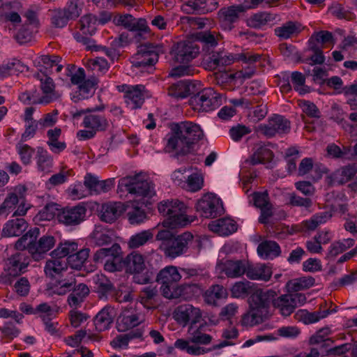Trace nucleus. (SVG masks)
Masks as SVG:
<instances>
[{
    "label": "nucleus",
    "instance_id": "4d7b16f0",
    "mask_svg": "<svg viewBox=\"0 0 357 357\" xmlns=\"http://www.w3.org/2000/svg\"><path fill=\"white\" fill-rule=\"evenodd\" d=\"M154 229H155L143 230L132 235L128 241L129 247L136 248L144 245L148 241L153 238Z\"/></svg>",
    "mask_w": 357,
    "mask_h": 357
},
{
    "label": "nucleus",
    "instance_id": "cd10ccee",
    "mask_svg": "<svg viewBox=\"0 0 357 357\" xmlns=\"http://www.w3.org/2000/svg\"><path fill=\"white\" fill-rule=\"evenodd\" d=\"M116 316L115 310L111 306L103 307L94 319L95 328L98 332L109 329Z\"/></svg>",
    "mask_w": 357,
    "mask_h": 357
},
{
    "label": "nucleus",
    "instance_id": "69168bd1",
    "mask_svg": "<svg viewBox=\"0 0 357 357\" xmlns=\"http://www.w3.org/2000/svg\"><path fill=\"white\" fill-rule=\"evenodd\" d=\"M59 205L56 204H49L46 205L36 217V221L51 220L59 212Z\"/></svg>",
    "mask_w": 357,
    "mask_h": 357
},
{
    "label": "nucleus",
    "instance_id": "e433bc0d",
    "mask_svg": "<svg viewBox=\"0 0 357 357\" xmlns=\"http://www.w3.org/2000/svg\"><path fill=\"white\" fill-rule=\"evenodd\" d=\"M91 237L96 245L102 246L111 243L115 237V234L112 229L98 225L96 226Z\"/></svg>",
    "mask_w": 357,
    "mask_h": 357
},
{
    "label": "nucleus",
    "instance_id": "603ef678",
    "mask_svg": "<svg viewBox=\"0 0 357 357\" xmlns=\"http://www.w3.org/2000/svg\"><path fill=\"white\" fill-rule=\"evenodd\" d=\"M16 151L21 162L24 165H30L32 162L33 155L35 153L36 154V149L23 142L17 144Z\"/></svg>",
    "mask_w": 357,
    "mask_h": 357
},
{
    "label": "nucleus",
    "instance_id": "393cba45",
    "mask_svg": "<svg viewBox=\"0 0 357 357\" xmlns=\"http://www.w3.org/2000/svg\"><path fill=\"white\" fill-rule=\"evenodd\" d=\"M217 0H186L182 6V10L187 13H207L216 9Z\"/></svg>",
    "mask_w": 357,
    "mask_h": 357
},
{
    "label": "nucleus",
    "instance_id": "680f3d73",
    "mask_svg": "<svg viewBox=\"0 0 357 357\" xmlns=\"http://www.w3.org/2000/svg\"><path fill=\"white\" fill-rule=\"evenodd\" d=\"M332 216L330 212L324 211L315 214L310 220L304 222L306 229H315L319 225L326 223Z\"/></svg>",
    "mask_w": 357,
    "mask_h": 357
},
{
    "label": "nucleus",
    "instance_id": "c756f323",
    "mask_svg": "<svg viewBox=\"0 0 357 357\" xmlns=\"http://www.w3.org/2000/svg\"><path fill=\"white\" fill-rule=\"evenodd\" d=\"M273 274L269 264H258L247 267L246 275L251 280L268 281Z\"/></svg>",
    "mask_w": 357,
    "mask_h": 357
},
{
    "label": "nucleus",
    "instance_id": "49530a36",
    "mask_svg": "<svg viewBox=\"0 0 357 357\" xmlns=\"http://www.w3.org/2000/svg\"><path fill=\"white\" fill-rule=\"evenodd\" d=\"M38 235L39 229L34 228L29 230L16 242L15 248L19 250L27 249L30 252V248L35 246Z\"/></svg>",
    "mask_w": 357,
    "mask_h": 357
},
{
    "label": "nucleus",
    "instance_id": "f03ea898",
    "mask_svg": "<svg viewBox=\"0 0 357 357\" xmlns=\"http://www.w3.org/2000/svg\"><path fill=\"white\" fill-rule=\"evenodd\" d=\"M181 279L177 267L168 266L162 268L157 275V281L161 284L160 290L162 295L169 299L182 298L188 299L189 294L195 287L190 284L178 285Z\"/></svg>",
    "mask_w": 357,
    "mask_h": 357
},
{
    "label": "nucleus",
    "instance_id": "6e6d98bb",
    "mask_svg": "<svg viewBox=\"0 0 357 357\" xmlns=\"http://www.w3.org/2000/svg\"><path fill=\"white\" fill-rule=\"evenodd\" d=\"M61 58L56 55H44L40 57L38 63H40L45 70L59 72L63 66L59 64Z\"/></svg>",
    "mask_w": 357,
    "mask_h": 357
},
{
    "label": "nucleus",
    "instance_id": "dca6fc26",
    "mask_svg": "<svg viewBox=\"0 0 357 357\" xmlns=\"http://www.w3.org/2000/svg\"><path fill=\"white\" fill-rule=\"evenodd\" d=\"M36 77L40 80L41 89L43 93V96L38 99H31L27 93H23L20 96V99L26 102L29 101L33 103H47L52 101L54 98V84L52 78L48 77L46 74H38Z\"/></svg>",
    "mask_w": 357,
    "mask_h": 357
},
{
    "label": "nucleus",
    "instance_id": "b1692460",
    "mask_svg": "<svg viewBox=\"0 0 357 357\" xmlns=\"http://www.w3.org/2000/svg\"><path fill=\"white\" fill-rule=\"evenodd\" d=\"M208 229L221 236H227L238 229L236 222L231 218H224L211 221Z\"/></svg>",
    "mask_w": 357,
    "mask_h": 357
},
{
    "label": "nucleus",
    "instance_id": "6ab92c4d",
    "mask_svg": "<svg viewBox=\"0 0 357 357\" xmlns=\"http://www.w3.org/2000/svg\"><path fill=\"white\" fill-rule=\"evenodd\" d=\"M29 263V259L24 254L17 253L10 257L5 265V275H1V280L5 283H10V280L7 276L15 277L20 274Z\"/></svg>",
    "mask_w": 357,
    "mask_h": 357
},
{
    "label": "nucleus",
    "instance_id": "5701e85b",
    "mask_svg": "<svg viewBox=\"0 0 357 357\" xmlns=\"http://www.w3.org/2000/svg\"><path fill=\"white\" fill-rule=\"evenodd\" d=\"M183 234L174 237L169 242L161 243L160 250L165 255L172 259H175L182 255L186 254Z\"/></svg>",
    "mask_w": 357,
    "mask_h": 357
},
{
    "label": "nucleus",
    "instance_id": "f257e3e1",
    "mask_svg": "<svg viewBox=\"0 0 357 357\" xmlns=\"http://www.w3.org/2000/svg\"><path fill=\"white\" fill-rule=\"evenodd\" d=\"M124 190L135 196V200L126 204L127 218L130 224L139 225L147 220V215L142 205L151 204L156 196L155 187L153 181L145 174H139L120 179L117 192L123 196Z\"/></svg>",
    "mask_w": 357,
    "mask_h": 357
},
{
    "label": "nucleus",
    "instance_id": "423d86ee",
    "mask_svg": "<svg viewBox=\"0 0 357 357\" xmlns=\"http://www.w3.org/2000/svg\"><path fill=\"white\" fill-rule=\"evenodd\" d=\"M204 136L200 126L192 122L184 121L177 125V131L168 139L167 149L185 153L189 146Z\"/></svg>",
    "mask_w": 357,
    "mask_h": 357
},
{
    "label": "nucleus",
    "instance_id": "1a4fd4ad",
    "mask_svg": "<svg viewBox=\"0 0 357 357\" xmlns=\"http://www.w3.org/2000/svg\"><path fill=\"white\" fill-rule=\"evenodd\" d=\"M121 247L114 244L109 248L98 250L93 256L97 263L104 264V268L108 272H115L121 268L122 256Z\"/></svg>",
    "mask_w": 357,
    "mask_h": 357
},
{
    "label": "nucleus",
    "instance_id": "de8ad7c7",
    "mask_svg": "<svg viewBox=\"0 0 357 357\" xmlns=\"http://www.w3.org/2000/svg\"><path fill=\"white\" fill-rule=\"evenodd\" d=\"M354 244V241L352 238H345L333 243L328 248L326 258L329 259L335 258L338 255L352 247Z\"/></svg>",
    "mask_w": 357,
    "mask_h": 357
},
{
    "label": "nucleus",
    "instance_id": "c03bdc74",
    "mask_svg": "<svg viewBox=\"0 0 357 357\" xmlns=\"http://www.w3.org/2000/svg\"><path fill=\"white\" fill-rule=\"evenodd\" d=\"M274 298L275 296L272 298L271 302H273L274 307L279 310L282 316L287 317L295 310L289 294L282 295L275 299Z\"/></svg>",
    "mask_w": 357,
    "mask_h": 357
},
{
    "label": "nucleus",
    "instance_id": "f3484780",
    "mask_svg": "<svg viewBox=\"0 0 357 357\" xmlns=\"http://www.w3.org/2000/svg\"><path fill=\"white\" fill-rule=\"evenodd\" d=\"M86 207L78 204L73 207H66L58 213L59 222L66 226H76L85 220Z\"/></svg>",
    "mask_w": 357,
    "mask_h": 357
},
{
    "label": "nucleus",
    "instance_id": "8fccbe9b",
    "mask_svg": "<svg viewBox=\"0 0 357 357\" xmlns=\"http://www.w3.org/2000/svg\"><path fill=\"white\" fill-rule=\"evenodd\" d=\"M255 291L252 284L248 281L236 282L230 288L231 296L234 298H243Z\"/></svg>",
    "mask_w": 357,
    "mask_h": 357
},
{
    "label": "nucleus",
    "instance_id": "ea45409f",
    "mask_svg": "<svg viewBox=\"0 0 357 357\" xmlns=\"http://www.w3.org/2000/svg\"><path fill=\"white\" fill-rule=\"evenodd\" d=\"M36 160L38 171L44 174L51 171L53 165L52 157L41 146L36 148Z\"/></svg>",
    "mask_w": 357,
    "mask_h": 357
},
{
    "label": "nucleus",
    "instance_id": "09e8293b",
    "mask_svg": "<svg viewBox=\"0 0 357 357\" xmlns=\"http://www.w3.org/2000/svg\"><path fill=\"white\" fill-rule=\"evenodd\" d=\"M174 345L175 348L185 351L191 355H200L206 352L204 349L200 347L199 345L195 344L194 342L191 341L190 337L189 340L182 338L176 340Z\"/></svg>",
    "mask_w": 357,
    "mask_h": 357
},
{
    "label": "nucleus",
    "instance_id": "f704fd0d",
    "mask_svg": "<svg viewBox=\"0 0 357 357\" xmlns=\"http://www.w3.org/2000/svg\"><path fill=\"white\" fill-rule=\"evenodd\" d=\"M72 290L67 301L70 307L77 309L89 295V289L86 284L81 283L75 287H73Z\"/></svg>",
    "mask_w": 357,
    "mask_h": 357
},
{
    "label": "nucleus",
    "instance_id": "c85d7f7f",
    "mask_svg": "<svg viewBox=\"0 0 357 357\" xmlns=\"http://www.w3.org/2000/svg\"><path fill=\"white\" fill-rule=\"evenodd\" d=\"M56 239L54 236L45 235L39 238L35 246L30 248V254L36 259H39L42 255L50 250L55 245Z\"/></svg>",
    "mask_w": 357,
    "mask_h": 357
},
{
    "label": "nucleus",
    "instance_id": "ddd939ff",
    "mask_svg": "<svg viewBox=\"0 0 357 357\" xmlns=\"http://www.w3.org/2000/svg\"><path fill=\"white\" fill-rule=\"evenodd\" d=\"M259 59V55L255 54L251 52H244L237 54L218 52L211 55L210 62L213 66H218L229 65L236 61H242L244 63H252L258 61Z\"/></svg>",
    "mask_w": 357,
    "mask_h": 357
},
{
    "label": "nucleus",
    "instance_id": "2f4dec72",
    "mask_svg": "<svg viewBox=\"0 0 357 357\" xmlns=\"http://www.w3.org/2000/svg\"><path fill=\"white\" fill-rule=\"evenodd\" d=\"M28 225L22 218L8 220L3 227L1 234L4 237L20 236L27 229Z\"/></svg>",
    "mask_w": 357,
    "mask_h": 357
},
{
    "label": "nucleus",
    "instance_id": "f8f14e48",
    "mask_svg": "<svg viewBox=\"0 0 357 357\" xmlns=\"http://www.w3.org/2000/svg\"><path fill=\"white\" fill-rule=\"evenodd\" d=\"M144 315L136 307L135 304L130 303L129 307L125 308L117 319V329L125 332L139 326L144 321Z\"/></svg>",
    "mask_w": 357,
    "mask_h": 357
},
{
    "label": "nucleus",
    "instance_id": "13d9d810",
    "mask_svg": "<svg viewBox=\"0 0 357 357\" xmlns=\"http://www.w3.org/2000/svg\"><path fill=\"white\" fill-rule=\"evenodd\" d=\"M59 310L57 305H50L46 303L38 305L36 308V314H38L44 321L50 320L56 316Z\"/></svg>",
    "mask_w": 357,
    "mask_h": 357
},
{
    "label": "nucleus",
    "instance_id": "a19ab883",
    "mask_svg": "<svg viewBox=\"0 0 357 357\" xmlns=\"http://www.w3.org/2000/svg\"><path fill=\"white\" fill-rule=\"evenodd\" d=\"M82 125L96 132L105 130L108 126V121L103 116L89 114L84 116Z\"/></svg>",
    "mask_w": 357,
    "mask_h": 357
},
{
    "label": "nucleus",
    "instance_id": "72a5a7b5",
    "mask_svg": "<svg viewBox=\"0 0 357 357\" xmlns=\"http://www.w3.org/2000/svg\"><path fill=\"white\" fill-rule=\"evenodd\" d=\"M243 10L244 8L242 6L221 9L219 12V17L222 22V26L225 29H231V24L238 17L239 14Z\"/></svg>",
    "mask_w": 357,
    "mask_h": 357
},
{
    "label": "nucleus",
    "instance_id": "412c9836",
    "mask_svg": "<svg viewBox=\"0 0 357 357\" xmlns=\"http://www.w3.org/2000/svg\"><path fill=\"white\" fill-rule=\"evenodd\" d=\"M125 211H126V204L122 202H107L100 206L98 213L102 221L107 223H112Z\"/></svg>",
    "mask_w": 357,
    "mask_h": 357
},
{
    "label": "nucleus",
    "instance_id": "0eeeda50",
    "mask_svg": "<svg viewBox=\"0 0 357 357\" xmlns=\"http://www.w3.org/2000/svg\"><path fill=\"white\" fill-rule=\"evenodd\" d=\"M71 84L76 86L71 93V99L73 102H78L91 96L94 92L97 82L96 79H85V73L83 68L77 69L70 75Z\"/></svg>",
    "mask_w": 357,
    "mask_h": 357
},
{
    "label": "nucleus",
    "instance_id": "0e129e2a",
    "mask_svg": "<svg viewBox=\"0 0 357 357\" xmlns=\"http://www.w3.org/2000/svg\"><path fill=\"white\" fill-rule=\"evenodd\" d=\"M291 82L294 89L301 95L310 92V88L305 84V76L299 72L295 71L291 73Z\"/></svg>",
    "mask_w": 357,
    "mask_h": 357
},
{
    "label": "nucleus",
    "instance_id": "3c124183",
    "mask_svg": "<svg viewBox=\"0 0 357 357\" xmlns=\"http://www.w3.org/2000/svg\"><path fill=\"white\" fill-rule=\"evenodd\" d=\"M89 255V250L81 249L75 252L73 255H70L66 259L67 264L73 269H80Z\"/></svg>",
    "mask_w": 357,
    "mask_h": 357
},
{
    "label": "nucleus",
    "instance_id": "c9c22d12",
    "mask_svg": "<svg viewBox=\"0 0 357 357\" xmlns=\"http://www.w3.org/2000/svg\"><path fill=\"white\" fill-rule=\"evenodd\" d=\"M28 24L26 27L20 29L16 34V39L20 43H24L30 40L33 29L37 26L36 15L33 11H28L26 13Z\"/></svg>",
    "mask_w": 357,
    "mask_h": 357
},
{
    "label": "nucleus",
    "instance_id": "a18cd8bd",
    "mask_svg": "<svg viewBox=\"0 0 357 357\" xmlns=\"http://www.w3.org/2000/svg\"><path fill=\"white\" fill-rule=\"evenodd\" d=\"M303 29V26L298 22H289L275 29L277 36L282 39H287L298 34Z\"/></svg>",
    "mask_w": 357,
    "mask_h": 357
},
{
    "label": "nucleus",
    "instance_id": "2eb2a0df",
    "mask_svg": "<svg viewBox=\"0 0 357 357\" xmlns=\"http://www.w3.org/2000/svg\"><path fill=\"white\" fill-rule=\"evenodd\" d=\"M124 91V98L127 107L131 109L139 108L144 100L150 97L149 93L146 90L144 86L138 85H123Z\"/></svg>",
    "mask_w": 357,
    "mask_h": 357
},
{
    "label": "nucleus",
    "instance_id": "58836bf2",
    "mask_svg": "<svg viewBox=\"0 0 357 357\" xmlns=\"http://www.w3.org/2000/svg\"><path fill=\"white\" fill-rule=\"evenodd\" d=\"M280 248L274 241H266L261 243L257 247V253L263 259H273L280 255Z\"/></svg>",
    "mask_w": 357,
    "mask_h": 357
},
{
    "label": "nucleus",
    "instance_id": "6e6552de",
    "mask_svg": "<svg viewBox=\"0 0 357 357\" xmlns=\"http://www.w3.org/2000/svg\"><path fill=\"white\" fill-rule=\"evenodd\" d=\"M222 100V95L216 93L212 88H207L191 97L190 104L194 110L208 112L219 107Z\"/></svg>",
    "mask_w": 357,
    "mask_h": 357
},
{
    "label": "nucleus",
    "instance_id": "052dcab7",
    "mask_svg": "<svg viewBox=\"0 0 357 357\" xmlns=\"http://www.w3.org/2000/svg\"><path fill=\"white\" fill-rule=\"evenodd\" d=\"M75 286L73 280H60L55 281L50 288V292L57 295H64L71 291Z\"/></svg>",
    "mask_w": 357,
    "mask_h": 357
},
{
    "label": "nucleus",
    "instance_id": "774afa93",
    "mask_svg": "<svg viewBox=\"0 0 357 357\" xmlns=\"http://www.w3.org/2000/svg\"><path fill=\"white\" fill-rule=\"evenodd\" d=\"M356 173V169L354 167H346L337 170L334 173V180L340 183L347 182Z\"/></svg>",
    "mask_w": 357,
    "mask_h": 357
},
{
    "label": "nucleus",
    "instance_id": "e2e57ef3",
    "mask_svg": "<svg viewBox=\"0 0 357 357\" xmlns=\"http://www.w3.org/2000/svg\"><path fill=\"white\" fill-rule=\"evenodd\" d=\"M83 6L82 0H70L62 11L70 20L76 19L81 14Z\"/></svg>",
    "mask_w": 357,
    "mask_h": 357
},
{
    "label": "nucleus",
    "instance_id": "bb28decb",
    "mask_svg": "<svg viewBox=\"0 0 357 357\" xmlns=\"http://www.w3.org/2000/svg\"><path fill=\"white\" fill-rule=\"evenodd\" d=\"M252 200L256 207L261 209V215L259 218L261 223H266L268 218L273 215V209L268 202V194L266 192H255L252 195Z\"/></svg>",
    "mask_w": 357,
    "mask_h": 357
},
{
    "label": "nucleus",
    "instance_id": "39448f33",
    "mask_svg": "<svg viewBox=\"0 0 357 357\" xmlns=\"http://www.w3.org/2000/svg\"><path fill=\"white\" fill-rule=\"evenodd\" d=\"M199 48L195 42L190 40L180 41L174 45L170 54L176 63H188L198 55ZM195 73V69L190 66L181 65L174 68L169 73V76L178 77L185 75H191Z\"/></svg>",
    "mask_w": 357,
    "mask_h": 357
},
{
    "label": "nucleus",
    "instance_id": "bf43d9fd",
    "mask_svg": "<svg viewBox=\"0 0 357 357\" xmlns=\"http://www.w3.org/2000/svg\"><path fill=\"white\" fill-rule=\"evenodd\" d=\"M96 291L101 294V296H105L113 289V285L109 280L104 275H96L93 278Z\"/></svg>",
    "mask_w": 357,
    "mask_h": 357
},
{
    "label": "nucleus",
    "instance_id": "7ed1b4c3",
    "mask_svg": "<svg viewBox=\"0 0 357 357\" xmlns=\"http://www.w3.org/2000/svg\"><path fill=\"white\" fill-rule=\"evenodd\" d=\"M274 296V291L256 289L249 298L250 310L242 317L241 326L251 327L262 321L268 315V307Z\"/></svg>",
    "mask_w": 357,
    "mask_h": 357
},
{
    "label": "nucleus",
    "instance_id": "9d476101",
    "mask_svg": "<svg viewBox=\"0 0 357 357\" xmlns=\"http://www.w3.org/2000/svg\"><path fill=\"white\" fill-rule=\"evenodd\" d=\"M196 210L202 217L213 218L222 211V203L216 195L206 193L198 200Z\"/></svg>",
    "mask_w": 357,
    "mask_h": 357
},
{
    "label": "nucleus",
    "instance_id": "7c9ffc66",
    "mask_svg": "<svg viewBox=\"0 0 357 357\" xmlns=\"http://www.w3.org/2000/svg\"><path fill=\"white\" fill-rule=\"evenodd\" d=\"M331 313V311L321 310L318 312H310L306 310H298L295 313V319L305 324H312L318 322L322 319L326 318Z\"/></svg>",
    "mask_w": 357,
    "mask_h": 357
},
{
    "label": "nucleus",
    "instance_id": "864d4df0",
    "mask_svg": "<svg viewBox=\"0 0 357 357\" xmlns=\"http://www.w3.org/2000/svg\"><path fill=\"white\" fill-rule=\"evenodd\" d=\"M203 184L204 178L201 172L192 170L191 172L188 174L186 185H184L183 188H185L192 192H196L202 188Z\"/></svg>",
    "mask_w": 357,
    "mask_h": 357
},
{
    "label": "nucleus",
    "instance_id": "37998d69",
    "mask_svg": "<svg viewBox=\"0 0 357 357\" xmlns=\"http://www.w3.org/2000/svg\"><path fill=\"white\" fill-rule=\"evenodd\" d=\"M67 264L65 259L53 258L48 260L45 266V274L49 277L56 278L66 269Z\"/></svg>",
    "mask_w": 357,
    "mask_h": 357
},
{
    "label": "nucleus",
    "instance_id": "338daca9",
    "mask_svg": "<svg viewBox=\"0 0 357 357\" xmlns=\"http://www.w3.org/2000/svg\"><path fill=\"white\" fill-rule=\"evenodd\" d=\"M92 334L86 330H80L77 331L74 335L70 336L66 340L68 345L72 347H78L81 342H86L91 340Z\"/></svg>",
    "mask_w": 357,
    "mask_h": 357
},
{
    "label": "nucleus",
    "instance_id": "79ce46f5",
    "mask_svg": "<svg viewBox=\"0 0 357 357\" xmlns=\"http://www.w3.org/2000/svg\"><path fill=\"white\" fill-rule=\"evenodd\" d=\"M78 250V244L75 241H66L60 243L56 249L51 252L52 258L64 259L73 255Z\"/></svg>",
    "mask_w": 357,
    "mask_h": 357
},
{
    "label": "nucleus",
    "instance_id": "5fc2aeb1",
    "mask_svg": "<svg viewBox=\"0 0 357 357\" xmlns=\"http://www.w3.org/2000/svg\"><path fill=\"white\" fill-rule=\"evenodd\" d=\"M18 203L19 197L16 193H8L2 204L0 205V215L6 217L12 212L14 213Z\"/></svg>",
    "mask_w": 357,
    "mask_h": 357
},
{
    "label": "nucleus",
    "instance_id": "4be33fe9",
    "mask_svg": "<svg viewBox=\"0 0 357 357\" xmlns=\"http://www.w3.org/2000/svg\"><path fill=\"white\" fill-rule=\"evenodd\" d=\"M247 271L245 261H220L215 266V272L218 273H225L227 277L238 278L243 275Z\"/></svg>",
    "mask_w": 357,
    "mask_h": 357
},
{
    "label": "nucleus",
    "instance_id": "473e14b6",
    "mask_svg": "<svg viewBox=\"0 0 357 357\" xmlns=\"http://www.w3.org/2000/svg\"><path fill=\"white\" fill-rule=\"evenodd\" d=\"M227 297V290L219 284L213 285L204 294L205 302L211 305H217L220 301L225 300Z\"/></svg>",
    "mask_w": 357,
    "mask_h": 357
},
{
    "label": "nucleus",
    "instance_id": "4c0bfd02",
    "mask_svg": "<svg viewBox=\"0 0 357 357\" xmlns=\"http://www.w3.org/2000/svg\"><path fill=\"white\" fill-rule=\"evenodd\" d=\"M109 19L110 16H108L107 19L98 20L94 15H84L80 20V31L84 35L92 36L96 33L99 24H105Z\"/></svg>",
    "mask_w": 357,
    "mask_h": 357
},
{
    "label": "nucleus",
    "instance_id": "9b49d317",
    "mask_svg": "<svg viewBox=\"0 0 357 357\" xmlns=\"http://www.w3.org/2000/svg\"><path fill=\"white\" fill-rule=\"evenodd\" d=\"M158 60V54L153 47L150 45H142L137 53L132 57V67L136 70H153V66Z\"/></svg>",
    "mask_w": 357,
    "mask_h": 357
},
{
    "label": "nucleus",
    "instance_id": "aec40b11",
    "mask_svg": "<svg viewBox=\"0 0 357 357\" xmlns=\"http://www.w3.org/2000/svg\"><path fill=\"white\" fill-rule=\"evenodd\" d=\"M126 268L130 273H135V279L138 283H147L150 280L148 273L146 275L139 278V274L145 268V260L144 257L137 252H132L128 255L126 259Z\"/></svg>",
    "mask_w": 357,
    "mask_h": 357
},
{
    "label": "nucleus",
    "instance_id": "20e7f679",
    "mask_svg": "<svg viewBox=\"0 0 357 357\" xmlns=\"http://www.w3.org/2000/svg\"><path fill=\"white\" fill-rule=\"evenodd\" d=\"M159 213L165 218L161 223L169 229L183 227L190 225L193 218L188 215L187 206L178 199L165 200L158 206Z\"/></svg>",
    "mask_w": 357,
    "mask_h": 357
},
{
    "label": "nucleus",
    "instance_id": "4468645a",
    "mask_svg": "<svg viewBox=\"0 0 357 357\" xmlns=\"http://www.w3.org/2000/svg\"><path fill=\"white\" fill-rule=\"evenodd\" d=\"M173 318L182 327H185L188 324L192 326L200 321L202 313L199 308L192 305H181L174 310Z\"/></svg>",
    "mask_w": 357,
    "mask_h": 357
},
{
    "label": "nucleus",
    "instance_id": "a878e982",
    "mask_svg": "<svg viewBox=\"0 0 357 357\" xmlns=\"http://www.w3.org/2000/svg\"><path fill=\"white\" fill-rule=\"evenodd\" d=\"M183 236L188 238L185 241L186 254L197 256L201 250L210 244L209 239L206 236H194L190 232H184Z\"/></svg>",
    "mask_w": 357,
    "mask_h": 357
},
{
    "label": "nucleus",
    "instance_id": "a211bd4d",
    "mask_svg": "<svg viewBox=\"0 0 357 357\" xmlns=\"http://www.w3.org/2000/svg\"><path fill=\"white\" fill-rule=\"evenodd\" d=\"M289 121L282 116L275 114L269 118L268 122L260 124L258 130L267 137H273L275 135H281L289 130Z\"/></svg>",
    "mask_w": 357,
    "mask_h": 357
}]
</instances>
